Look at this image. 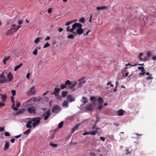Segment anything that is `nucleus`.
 <instances>
[{"instance_id":"obj_8","label":"nucleus","mask_w":156,"mask_h":156,"mask_svg":"<svg viewBox=\"0 0 156 156\" xmlns=\"http://www.w3.org/2000/svg\"><path fill=\"white\" fill-rule=\"evenodd\" d=\"M27 111L29 113L35 114L36 113V109L34 106H32L27 108Z\"/></svg>"},{"instance_id":"obj_31","label":"nucleus","mask_w":156,"mask_h":156,"mask_svg":"<svg viewBox=\"0 0 156 156\" xmlns=\"http://www.w3.org/2000/svg\"><path fill=\"white\" fill-rule=\"evenodd\" d=\"M79 125V124H77L72 129V133H73L75 131V129H77L78 128Z\"/></svg>"},{"instance_id":"obj_53","label":"nucleus","mask_w":156,"mask_h":156,"mask_svg":"<svg viewBox=\"0 0 156 156\" xmlns=\"http://www.w3.org/2000/svg\"><path fill=\"white\" fill-rule=\"evenodd\" d=\"M126 154L127 155V154H129L130 153L131 151H129V150L128 149H127L126 150Z\"/></svg>"},{"instance_id":"obj_11","label":"nucleus","mask_w":156,"mask_h":156,"mask_svg":"<svg viewBox=\"0 0 156 156\" xmlns=\"http://www.w3.org/2000/svg\"><path fill=\"white\" fill-rule=\"evenodd\" d=\"M77 84L76 82L74 81L71 82L70 81L69 84L68 85V88L71 89L74 87Z\"/></svg>"},{"instance_id":"obj_30","label":"nucleus","mask_w":156,"mask_h":156,"mask_svg":"<svg viewBox=\"0 0 156 156\" xmlns=\"http://www.w3.org/2000/svg\"><path fill=\"white\" fill-rule=\"evenodd\" d=\"M68 92L67 91H62V98L65 97L67 94Z\"/></svg>"},{"instance_id":"obj_7","label":"nucleus","mask_w":156,"mask_h":156,"mask_svg":"<svg viewBox=\"0 0 156 156\" xmlns=\"http://www.w3.org/2000/svg\"><path fill=\"white\" fill-rule=\"evenodd\" d=\"M4 72H3L0 74V83H4L8 81L4 76Z\"/></svg>"},{"instance_id":"obj_12","label":"nucleus","mask_w":156,"mask_h":156,"mask_svg":"<svg viewBox=\"0 0 156 156\" xmlns=\"http://www.w3.org/2000/svg\"><path fill=\"white\" fill-rule=\"evenodd\" d=\"M35 88L34 87H31L29 90L27 92V94H35Z\"/></svg>"},{"instance_id":"obj_45","label":"nucleus","mask_w":156,"mask_h":156,"mask_svg":"<svg viewBox=\"0 0 156 156\" xmlns=\"http://www.w3.org/2000/svg\"><path fill=\"white\" fill-rule=\"evenodd\" d=\"M89 134L90 135H95V131H91L89 132Z\"/></svg>"},{"instance_id":"obj_47","label":"nucleus","mask_w":156,"mask_h":156,"mask_svg":"<svg viewBox=\"0 0 156 156\" xmlns=\"http://www.w3.org/2000/svg\"><path fill=\"white\" fill-rule=\"evenodd\" d=\"M10 134L9 133L7 132H6L5 133V135L6 136H10Z\"/></svg>"},{"instance_id":"obj_34","label":"nucleus","mask_w":156,"mask_h":156,"mask_svg":"<svg viewBox=\"0 0 156 156\" xmlns=\"http://www.w3.org/2000/svg\"><path fill=\"white\" fill-rule=\"evenodd\" d=\"M70 27H68L66 28V30L67 31H69L70 32H73V30H74V29H73L72 27L71 29H70Z\"/></svg>"},{"instance_id":"obj_22","label":"nucleus","mask_w":156,"mask_h":156,"mask_svg":"<svg viewBox=\"0 0 156 156\" xmlns=\"http://www.w3.org/2000/svg\"><path fill=\"white\" fill-rule=\"evenodd\" d=\"M62 106L63 107H67L68 106V101L66 100L64 101L62 103Z\"/></svg>"},{"instance_id":"obj_17","label":"nucleus","mask_w":156,"mask_h":156,"mask_svg":"<svg viewBox=\"0 0 156 156\" xmlns=\"http://www.w3.org/2000/svg\"><path fill=\"white\" fill-rule=\"evenodd\" d=\"M50 115V110H48L46 113V115L44 117V119L46 120L48 119Z\"/></svg>"},{"instance_id":"obj_40","label":"nucleus","mask_w":156,"mask_h":156,"mask_svg":"<svg viewBox=\"0 0 156 156\" xmlns=\"http://www.w3.org/2000/svg\"><path fill=\"white\" fill-rule=\"evenodd\" d=\"M103 107V106L102 104H99V105L97 107V109L101 110Z\"/></svg>"},{"instance_id":"obj_1","label":"nucleus","mask_w":156,"mask_h":156,"mask_svg":"<svg viewBox=\"0 0 156 156\" xmlns=\"http://www.w3.org/2000/svg\"><path fill=\"white\" fill-rule=\"evenodd\" d=\"M82 25L79 23H75L73 24L72 26V28L75 30L77 27L76 30V34L79 35H81L83 33V30L82 29Z\"/></svg>"},{"instance_id":"obj_25","label":"nucleus","mask_w":156,"mask_h":156,"mask_svg":"<svg viewBox=\"0 0 156 156\" xmlns=\"http://www.w3.org/2000/svg\"><path fill=\"white\" fill-rule=\"evenodd\" d=\"M85 83V80H81V81L78 83V87H81L82 85Z\"/></svg>"},{"instance_id":"obj_28","label":"nucleus","mask_w":156,"mask_h":156,"mask_svg":"<svg viewBox=\"0 0 156 156\" xmlns=\"http://www.w3.org/2000/svg\"><path fill=\"white\" fill-rule=\"evenodd\" d=\"M107 7L106 6H103L101 7H97L96 9L97 10H99L101 9H105L107 8Z\"/></svg>"},{"instance_id":"obj_33","label":"nucleus","mask_w":156,"mask_h":156,"mask_svg":"<svg viewBox=\"0 0 156 156\" xmlns=\"http://www.w3.org/2000/svg\"><path fill=\"white\" fill-rule=\"evenodd\" d=\"M83 104H84L88 101L87 98L86 97H83Z\"/></svg>"},{"instance_id":"obj_39","label":"nucleus","mask_w":156,"mask_h":156,"mask_svg":"<svg viewBox=\"0 0 156 156\" xmlns=\"http://www.w3.org/2000/svg\"><path fill=\"white\" fill-rule=\"evenodd\" d=\"M30 132V129H28L26 131L24 132V134L28 135Z\"/></svg>"},{"instance_id":"obj_24","label":"nucleus","mask_w":156,"mask_h":156,"mask_svg":"<svg viewBox=\"0 0 156 156\" xmlns=\"http://www.w3.org/2000/svg\"><path fill=\"white\" fill-rule=\"evenodd\" d=\"M1 98H2V101H5L7 98V96L5 94H4L1 95Z\"/></svg>"},{"instance_id":"obj_13","label":"nucleus","mask_w":156,"mask_h":156,"mask_svg":"<svg viewBox=\"0 0 156 156\" xmlns=\"http://www.w3.org/2000/svg\"><path fill=\"white\" fill-rule=\"evenodd\" d=\"M60 90L59 88L55 87L54 89V91L53 93V94H54L55 96H58V95L59 92Z\"/></svg>"},{"instance_id":"obj_9","label":"nucleus","mask_w":156,"mask_h":156,"mask_svg":"<svg viewBox=\"0 0 156 156\" xmlns=\"http://www.w3.org/2000/svg\"><path fill=\"white\" fill-rule=\"evenodd\" d=\"M11 101L12 103V108L15 111L18 110V108L15 107V101H14V98L13 96H11Z\"/></svg>"},{"instance_id":"obj_64","label":"nucleus","mask_w":156,"mask_h":156,"mask_svg":"<svg viewBox=\"0 0 156 156\" xmlns=\"http://www.w3.org/2000/svg\"><path fill=\"white\" fill-rule=\"evenodd\" d=\"M50 39V37L49 36L47 37L45 39V41H46L47 40H49Z\"/></svg>"},{"instance_id":"obj_3","label":"nucleus","mask_w":156,"mask_h":156,"mask_svg":"<svg viewBox=\"0 0 156 156\" xmlns=\"http://www.w3.org/2000/svg\"><path fill=\"white\" fill-rule=\"evenodd\" d=\"M36 100V98L35 97L29 99L25 102L26 106L28 107L31 106Z\"/></svg>"},{"instance_id":"obj_20","label":"nucleus","mask_w":156,"mask_h":156,"mask_svg":"<svg viewBox=\"0 0 156 156\" xmlns=\"http://www.w3.org/2000/svg\"><path fill=\"white\" fill-rule=\"evenodd\" d=\"M122 76H124L125 77L127 76L129 74V72L127 71H122Z\"/></svg>"},{"instance_id":"obj_55","label":"nucleus","mask_w":156,"mask_h":156,"mask_svg":"<svg viewBox=\"0 0 156 156\" xmlns=\"http://www.w3.org/2000/svg\"><path fill=\"white\" fill-rule=\"evenodd\" d=\"M143 55V53H140L138 55V57L139 59L141 60V59H142V58H141V56Z\"/></svg>"},{"instance_id":"obj_10","label":"nucleus","mask_w":156,"mask_h":156,"mask_svg":"<svg viewBox=\"0 0 156 156\" xmlns=\"http://www.w3.org/2000/svg\"><path fill=\"white\" fill-rule=\"evenodd\" d=\"M70 83V81L69 80H67L65 82L64 84H62L61 85L60 89H63L66 88L67 86H68Z\"/></svg>"},{"instance_id":"obj_42","label":"nucleus","mask_w":156,"mask_h":156,"mask_svg":"<svg viewBox=\"0 0 156 156\" xmlns=\"http://www.w3.org/2000/svg\"><path fill=\"white\" fill-rule=\"evenodd\" d=\"M146 73L145 71L142 72V73H139V76H141L144 75Z\"/></svg>"},{"instance_id":"obj_49","label":"nucleus","mask_w":156,"mask_h":156,"mask_svg":"<svg viewBox=\"0 0 156 156\" xmlns=\"http://www.w3.org/2000/svg\"><path fill=\"white\" fill-rule=\"evenodd\" d=\"M153 79V77L151 76H148L146 78V79L147 80H152Z\"/></svg>"},{"instance_id":"obj_37","label":"nucleus","mask_w":156,"mask_h":156,"mask_svg":"<svg viewBox=\"0 0 156 156\" xmlns=\"http://www.w3.org/2000/svg\"><path fill=\"white\" fill-rule=\"evenodd\" d=\"M63 122H61L60 123H59L58 125V127L59 128H61L63 126Z\"/></svg>"},{"instance_id":"obj_2","label":"nucleus","mask_w":156,"mask_h":156,"mask_svg":"<svg viewBox=\"0 0 156 156\" xmlns=\"http://www.w3.org/2000/svg\"><path fill=\"white\" fill-rule=\"evenodd\" d=\"M17 30L16 27V25L13 24L11 26V29L8 30L5 33L6 36H9L16 32Z\"/></svg>"},{"instance_id":"obj_23","label":"nucleus","mask_w":156,"mask_h":156,"mask_svg":"<svg viewBox=\"0 0 156 156\" xmlns=\"http://www.w3.org/2000/svg\"><path fill=\"white\" fill-rule=\"evenodd\" d=\"M9 147V144L8 142H6L5 145L4 147V150L5 151L8 149Z\"/></svg>"},{"instance_id":"obj_36","label":"nucleus","mask_w":156,"mask_h":156,"mask_svg":"<svg viewBox=\"0 0 156 156\" xmlns=\"http://www.w3.org/2000/svg\"><path fill=\"white\" fill-rule=\"evenodd\" d=\"M50 46V44H49L48 42L46 43L43 46V48H47L49 47Z\"/></svg>"},{"instance_id":"obj_19","label":"nucleus","mask_w":156,"mask_h":156,"mask_svg":"<svg viewBox=\"0 0 156 156\" xmlns=\"http://www.w3.org/2000/svg\"><path fill=\"white\" fill-rule=\"evenodd\" d=\"M11 57L10 56H5L3 60V63L4 65H5L6 64V61L10 59Z\"/></svg>"},{"instance_id":"obj_56","label":"nucleus","mask_w":156,"mask_h":156,"mask_svg":"<svg viewBox=\"0 0 156 156\" xmlns=\"http://www.w3.org/2000/svg\"><path fill=\"white\" fill-rule=\"evenodd\" d=\"M151 55V53L150 51H149L147 52V57H149Z\"/></svg>"},{"instance_id":"obj_60","label":"nucleus","mask_w":156,"mask_h":156,"mask_svg":"<svg viewBox=\"0 0 156 156\" xmlns=\"http://www.w3.org/2000/svg\"><path fill=\"white\" fill-rule=\"evenodd\" d=\"M32 122L33 121H32V119H30V120L27 122V123H29L30 124H32Z\"/></svg>"},{"instance_id":"obj_21","label":"nucleus","mask_w":156,"mask_h":156,"mask_svg":"<svg viewBox=\"0 0 156 156\" xmlns=\"http://www.w3.org/2000/svg\"><path fill=\"white\" fill-rule=\"evenodd\" d=\"M23 65L22 63H20L19 65L16 66L14 69V71H16L18 69L20 68Z\"/></svg>"},{"instance_id":"obj_18","label":"nucleus","mask_w":156,"mask_h":156,"mask_svg":"<svg viewBox=\"0 0 156 156\" xmlns=\"http://www.w3.org/2000/svg\"><path fill=\"white\" fill-rule=\"evenodd\" d=\"M7 77L9 79V81L12 80L13 77L11 73L10 72L8 73L7 75Z\"/></svg>"},{"instance_id":"obj_59","label":"nucleus","mask_w":156,"mask_h":156,"mask_svg":"<svg viewBox=\"0 0 156 156\" xmlns=\"http://www.w3.org/2000/svg\"><path fill=\"white\" fill-rule=\"evenodd\" d=\"M30 75V73H27V75L26 76V77L27 79H29Z\"/></svg>"},{"instance_id":"obj_16","label":"nucleus","mask_w":156,"mask_h":156,"mask_svg":"<svg viewBox=\"0 0 156 156\" xmlns=\"http://www.w3.org/2000/svg\"><path fill=\"white\" fill-rule=\"evenodd\" d=\"M90 99L91 101L93 102L92 103H95V104L96 103L97 101V99L96 97L91 96L90 98Z\"/></svg>"},{"instance_id":"obj_38","label":"nucleus","mask_w":156,"mask_h":156,"mask_svg":"<svg viewBox=\"0 0 156 156\" xmlns=\"http://www.w3.org/2000/svg\"><path fill=\"white\" fill-rule=\"evenodd\" d=\"M138 69L139 70H141V72H143L145 71L144 68L143 67H139L138 68Z\"/></svg>"},{"instance_id":"obj_46","label":"nucleus","mask_w":156,"mask_h":156,"mask_svg":"<svg viewBox=\"0 0 156 156\" xmlns=\"http://www.w3.org/2000/svg\"><path fill=\"white\" fill-rule=\"evenodd\" d=\"M67 37L69 39H73L74 38L73 35L71 34L67 36Z\"/></svg>"},{"instance_id":"obj_6","label":"nucleus","mask_w":156,"mask_h":156,"mask_svg":"<svg viewBox=\"0 0 156 156\" xmlns=\"http://www.w3.org/2000/svg\"><path fill=\"white\" fill-rule=\"evenodd\" d=\"M95 103H90L88 104L85 107V109L87 111L90 112L94 108Z\"/></svg>"},{"instance_id":"obj_51","label":"nucleus","mask_w":156,"mask_h":156,"mask_svg":"<svg viewBox=\"0 0 156 156\" xmlns=\"http://www.w3.org/2000/svg\"><path fill=\"white\" fill-rule=\"evenodd\" d=\"M54 138V135H51L50 137L48 138V139L49 140H51Z\"/></svg>"},{"instance_id":"obj_27","label":"nucleus","mask_w":156,"mask_h":156,"mask_svg":"<svg viewBox=\"0 0 156 156\" xmlns=\"http://www.w3.org/2000/svg\"><path fill=\"white\" fill-rule=\"evenodd\" d=\"M49 144L51 146L54 147H56L58 146V145L57 144H54L52 142L49 143Z\"/></svg>"},{"instance_id":"obj_43","label":"nucleus","mask_w":156,"mask_h":156,"mask_svg":"<svg viewBox=\"0 0 156 156\" xmlns=\"http://www.w3.org/2000/svg\"><path fill=\"white\" fill-rule=\"evenodd\" d=\"M26 126L27 128H31L32 127L31 124L27 123L26 124Z\"/></svg>"},{"instance_id":"obj_62","label":"nucleus","mask_w":156,"mask_h":156,"mask_svg":"<svg viewBox=\"0 0 156 156\" xmlns=\"http://www.w3.org/2000/svg\"><path fill=\"white\" fill-rule=\"evenodd\" d=\"M90 31V30H89L85 34H84V35H87L88 34V33Z\"/></svg>"},{"instance_id":"obj_35","label":"nucleus","mask_w":156,"mask_h":156,"mask_svg":"<svg viewBox=\"0 0 156 156\" xmlns=\"http://www.w3.org/2000/svg\"><path fill=\"white\" fill-rule=\"evenodd\" d=\"M79 22L82 23H84L85 22V18L83 17L81 18L79 20Z\"/></svg>"},{"instance_id":"obj_58","label":"nucleus","mask_w":156,"mask_h":156,"mask_svg":"<svg viewBox=\"0 0 156 156\" xmlns=\"http://www.w3.org/2000/svg\"><path fill=\"white\" fill-rule=\"evenodd\" d=\"M4 129V127H0V131L2 132Z\"/></svg>"},{"instance_id":"obj_5","label":"nucleus","mask_w":156,"mask_h":156,"mask_svg":"<svg viewBox=\"0 0 156 156\" xmlns=\"http://www.w3.org/2000/svg\"><path fill=\"white\" fill-rule=\"evenodd\" d=\"M40 119V118L38 117H34L32 119V121L34 122L32 123L34 127L36 126L39 124Z\"/></svg>"},{"instance_id":"obj_63","label":"nucleus","mask_w":156,"mask_h":156,"mask_svg":"<svg viewBox=\"0 0 156 156\" xmlns=\"http://www.w3.org/2000/svg\"><path fill=\"white\" fill-rule=\"evenodd\" d=\"M23 23V21L22 20H19L18 21V23L19 25H21Z\"/></svg>"},{"instance_id":"obj_29","label":"nucleus","mask_w":156,"mask_h":156,"mask_svg":"<svg viewBox=\"0 0 156 156\" xmlns=\"http://www.w3.org/2000/svg\"><path fill=\"white\" fill-rule=\"evenodd\" d=\"M42 37H38L34 41V42L36 44H37L42 39Z\"/></svg>"},{"instance_id":"obj_15","label":"nucleus","mask_w":156,"mask_h":156,"mask_svg":"<svg viewBox=\"0 0 156 156\" xmlns=\"http://www.w3.org/2000/svg\"><path fill=\"white\" fill-rule=\"evenodd\" d=\"M125 111L122 109H120L117 111V115L118 116H122L123 115Z\"/></svg>"},{"instance_id":"obj_44","label":"nucleus","mask_w":156,"mask_h":156,"mask_svg":"<svg viewBox=\"0 0 156 156\" xmlns=\"http://www.w3.org/2000/svg\"><path fill=\"white\" fill-rule=\"evenodd\" d=\"M74 22H75V21H69L67 23H66L65 25L66 26L69 25L70 24H71L72 23H73Z\"/></svg>"},{"instance_id":"obj_32","label":"nucleus","mask_w":156,"mask_h":156,"mask_svg":"<svg viewBox=\"0 0 156 156\" xmlns=\"http://www.w3.org/2000/svg\"><path fill=\"white\" fill-rule=\"evenodd\" d=\"M25 111V110L24 109H20L17 112V114H19L20 113H23Z\"/></svg>"},{"instance_id":"obj_4","label":"nucleus","mask_w":156,"mask_h":156,"mask_svg":"<svg viewBox=\"0 0 156 156\" xmlns=\"http://www.w3.org/2000/svg\"><path fill=\"white\" fill-rule=\"evenodd\" d=\"M61 110V108L58 105H55L52 108L51 112H52L56 114L60 111Z\"/></svg>"},{"instance_id":"obj_14","label":"nucleus","mask_w":156,"mask_h":156,"mask_svg":"<svg viewBox=\"0 0 156 156\" xmlns=\"http://www.w3.org/2000/svg\"><path fill=\"white\" fill-rule=\"evenodd\" d=\"M67 99L69 102H71L75 101V99L73 98V96L71 95H69L67 97Z\"/></svg>"},{"instance_id":"obj_52","label":"nucleus","mask_w":156,"mask_h":156,"mask_svg":"<svg viewBox=\"0 0 156 156\" xmlns=\"http://www.w3.org/2000/svg\"><path fill=\"white\" fill-rule=\"evenodd\" d=\"M136 65H137L136 64H134V65H131L130 63L126 64L125 65V66H132V67H133V66H136Z\"/></svg>"},{"instance_id":"obj_26","label":"nucleus","mask_w":156,"mask_h":156,"mask_svg":"<svg viewBox=\"0 0 156 156\" xmlns=\"http://www.w3.org/2000/svg\"><path fill=\"white\" fill-rule=\"evenodd\" d=\"M98 104H102L103 102V100L102 98L99 97L98 100Z\"/></svg>"},{"instance_id":"obj_61","label":"nucleus","mask_w":156,"mask_h":156,"mask_svg":"<svg viewBox=\"0 0 156 156\" xmlns=\"http://www.w3.org/2000/svg\"><path fill=\"white\" fill-rule=\"evenodd\" d=\"M16 27L17 30L18 29H19L21 27V26L20 25H18L17 26H16Z\"/></svg>"},{"instance_id":"obj_54","label":"nucleus","mask_w":156,"mask_h":156,"mask_svg":"<svg viewBox=\"0 0 156 156\" xmlns=\"http://www.w3.org/2000/svg\"><path fill=\"white\" fill-rule=\"evenodd\" d=\"M16 106L17 108L20 107V103L16 101Z\"/></svg>"},{"instance_id":"obj_50","label":"nucleus","mask_w":156,"mask_h":156,"mask_svg":"<svg viewBox=\"0 0 156 156\" xmlns=\"http://www.w3.org/2000/svg\"><path fill=\"white\" fill-rule=\"evenodd\" d=\"M5 104L2 102H0V108H2L3 107L5 106Z\"/></svg>"},{"instance_id":"obj_41","label":"nucleus","mask_w":156,"mask_h":156,"mask_svg":"<svg viewBox=\"0 0 156 156\" xmlns=\"http://www.w3.org/2000/svg\"><path fill=\"white\" fill-rule=\"evenodd\" d=\"M37 48L35 49L33 52V53L35 55H36L37 54Z\"/></svg>"},{"instance_id":"obj_57","label":"nucleus","mask_w":156,"mask_h":156,"mask_svg":"<svg viewBox=\"0 0 156 156\" xmlns=\"http://www.w3.org/2000/svg\"><path fill=\"white\" fill-rule=\"evenodd\" d=\"M100 140L103 141H105V139L104 137L101 136L100 137Z\"/></svg>"},{"instance_id":"obj_48","label":"nucleus","mask_w":156,"mask_h":156,"mask_svg":"<svg viewBox=\"0 0 156 156\" xmlns=\"http://www.w3.org/2000/svg\"><path fill=\"white\" fill-rule=\"evenodd\" d=\"M11 93L13 96H14L16 95V91L15 90H12L11 91Z\"/></svg>"}]
</instances>
